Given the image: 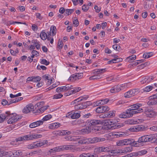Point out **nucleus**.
<instances>
[{"label":"nucleus","mask_w":157,"mask_h":157,"mask_svg":"<svg viewBox=\"0 0 157 157\" xmlns=\"http://www.w3.org/2000/svg\"><path fill=\"white\" fill-rule=\"evenodd\" d=\"M104 138L94 137L91 138H85L79 140L78 143H75L76 145H79L80 144H93L97 142H103L105 140Z\"/></svg>","instance_id":"1"},{"label":"nucleus","mask_w":157,"mask_h":157,"mask_svg":"<svg viewBox=\"0 0 157 157\" xmlns=\"http://www.w3.org/2000/svg\"><path fill=\"white\" fill-rule=\"evenodd\" d=\"M44 145L48 146L50 145V143H48V140H40L27 145L26 147L29 149H33L40 147Z\"/></svg>","instance_id":"2"},{"label":"nucleus","mask_w":157,"mask_h":157,"mask_svg":"<svg viewBox=\"0 0 157 157\" xmlns=\"http://www.w3.org/2000/svg\"><path fill=\"white\" fill-rule=\"evenodd\" d=\"M106 71V69H98L93 72V75L89 78L90 80H95L102 78V74Z\"/></svg>","instance_id":"3"},{"label":"nucleus","mask_w":157,"mask_h":157,"mask_svg":"<svg viewBox=\"0 0 157 157\" xmlns=\"http://www.w3.org/2000/svg\"><path fill=\"white\" fill-rule=\"evenodd\" d=\"M132 151V148L131 147H126L122 148L121 149H115L113 150L112 149L110 151L111 154L115 155L119 154L124 155L128 153L131 152Z\"/></svg>","instance_id":"4"},{"label":"nucleus","mask_w":157,"mask_h":157,"mask_svg":"<svg viewBox=\"0 0 157 157\" xmlns=\"http://www.w3.org/2000/svg\"><path fill=\"white\" fill-rule=\"evenodd\" d=\"M116 123L112 120H105L102 122L103 124L102 128L105 130L113 129V125Z\"/></svg>","instance_id":"5"},{"label":"nucleus","mask_w":157,"mask_h":157,"mask_svg":"<svg viewBox=\"0 0 157 157\" xmlns=\"http://www.w3.org/2000/svg\"><path fill=\"white\" fill-rule=\"evenodd\" d=\"M155 139L154 135H149L144 136L140 137L138 139V141L140 143L146 142L150 141Z\"/></svg>","instance_id":"6"},{"label":"nucleus","mask_w":157,"mask_h":157,"mask_svg":"<svg viewBox=\"0 0 157 157\" xmlns=\"http://www.w3.org/2000/svg\"><path fill=\"white\" fill-rule=\"evenodd\" d=\"M144 113L147 117L150 118H153L157 115V112L148 108H145Z\"/></svg>","instance_id":"7"},{"label":"nucleus","mask_w":157,"mask_h":157,"mask_svg":"<svg viewBox=\"0 0 157 157\" xmlns=\"http://www.w3.org/2000/svg\"><path fill=\"white\" fill-rule=\"evenodd\" d=\"M10 118L7 121L9 124H11L14 123L19 120V117L16 113L10 114L9 116Z\"/></svg>","instance_id":"8"},{"label":"nucleus","mask_w":157,"mask_h":157,"mask_svg":"<svg viewBox=\"0 0 157 157\" xmlns=\"http://www.w3.org/2000/svg\"><path fill=\"white\" fill-rule=\"evenodd\" d=\"M144 127L143 125H136L135 126L129 128L126 132H128V131L132 132L142 131L144 130Z\"/></svg>","instance_id":"9"},{"label":"nucleus","mask_w":157,"mask_h":157,"mask_svg":"<svg viewBox=\"0 0 157 157\" xmlns=\"http://www.w3.org/2000/svg\"><path fill=\"white\" fill-rule=\"evenodd\" d=\"M72 88V85L67 84L65 86L59 87L56 89V91L57 93L65 92L71 89Z\"/></svg>","instance_id":"10"},{"label":"nucleus","mask_w":157,"mask_h":157,"mask_svg":"<svg viewBox=\"0 0 157 157\" xmlns=\"http://www.w3.org/2000/svg\"><path fill=\"white\" fill-rule=\"evenodd\" d=\"M78 142L74 143L73 145H67L63 146H61V147L62 151L64 150H70L72 151H76V147H75V146H78V145H76L75 143H78Z\"/></svg>","instance_id":"11"},{"label":"nucleus","mask_w":157,"mask_h":157,"mask_svg":"<svg viewBox=\"0 0 157 157\" xmlns=\"http://www.w3.org/2000/svg\"><path fill=\"white\" fill-rule=\"evenodd\" d=\"M83 76L82 73H77L73 74L69 78L68 80L72 82H74L82 78Z\"/></svg>","instance_id":"12"},{"label":"nucleus","mask_w":157,"mask_h":157,"mask_svg":"<svg viewBox=\"0 0 157 157\" xmlns=\"http://www.w3.org/2000/svg\"><path fill=\"white\" fill-rule=\"evenodd\" d=\"M90 105V101H87L82 104L76 105L75 106V109L77 110L85 109Z\"/></svg>","instance_id":"13"},{"label":"nucleus","mask_w":157,"mask_h":157,"mask_svg":"<svg viewBox=\"0 0 157 157\" xmlns=\"http://www.w3.org/2000/svg\"><path fill=\"white\" fill-rule=\"evenodd\" d=\"M142 106L141 103H136L129 106L130 109L133 110H135L138 112V113L143 112V109L142 108H140Z\"/></svg>","instance_id":"14"},{"label":"nucleus","mask_w":157,"mask_h":157,"mask_svg":"<svg viewBox=\"0 0 157 157\" xmlns=\"http://www.w3.org/2000/svg\"><path fill=\"white\" fill-rule=\"evenodd\" d=\"M70 90H71L70 91L64 94L65 96H68L75 94L80 91L81 90V88L79 87H74L73 86H72V88Z\"/></svg>","instance_id":"15"},{"label":"nucleus","mask_w":157,"mask_h":157,"mask_svg":"<svg viewBox=\"0 0 157 157\" xmlns=\"http://www.w3.org/2000/svg\"><path fill=\"white\" fill-rule=\"evenodd\" d=\"M34 107L33 104H30L27 105L23 109V112L28 113L33 110Z\"/></svg>","instance_id":"16"},{"label":"nucleus","mask_w":157,"mask_h":157,"mask_svg":"<svg viewBox=\"0 0 157 157\" xmlns=\"http://www.w3.org/2000/svg\"><path fill=\"white\" fill-rule=\"evenodd\" d=\"M78 133L82 134H88L91 132V128L90 127H86L81 130H78Z\"/></svg>","instance_id":"17"},{"label":"nucleus","mask_w":157,"mask_h":157,"mask_svg":"<svg viewBox=\"0 0 157 157\" xmlns=\"http://www.w3.org/2000/svg\"><path fill=\"white\" fill-rule=\"evenodd\" d=\"M60 123L58 122H54L48 124V128L49 129L54 130L58 128L60 126Z\"/></svg>","instance_id":"18"},{"label":"nucleus","mask_w":157,"mask_h":157,"mask_svg":"<svg viewBox=\"0 0 157 157\" xmlns=\"http://www.w3.org/2000/svg\"><path fill=\"white\" fill-rule=\"evenodd\" d=\"M126 112L128 118L131 117L133 115L138 113V112L132 110V109H130L129 107L128 109L126 110Z\"/></svg>","instance_id":"19"},{"label":"nucleus","mask_w":157,"mask_h":157,"mask_svg":"<svg viewBox=\"0 0 157 157\" xmlns=\"http://www.w3.org/2000/svg\"><path fill=\"white\" fill-rule=\"evenodd\" d=\"M115 137H122L128 136L129 133L127 132H114Z\"/></svg>","instance_id":"20"},{"label":"nucleus","mask_w":157,"mask_h":157,"mask_svg":"<svg viewBox=\"0 0 157 157\" xmlns=\"http://www.w3.org/2000/svg\"><path fill=\"white\" fill-rule=\"evenodd\" d=\"M55 133L58 135H66L70 134L71 132L65 130H57L56 131Z\"/></svg>","instance_id":"21"},{"label":"nucleus","mask_w":157,"mask_h":157,"mask_svg":"<svg viewBox=\"0 0 157 157\" xmlns=\"http://www.w3.org/2000/svg\"><path fill=\"white\" fill-rule=\"evenodd\" d=\"M88 98V96L87 95H84L83 96L80 97L75 99L74 101H72L71 102V105H74L76 103L80 101L85 100H86Z\"/></svg>","instance_id":"22"},{"label":"nucleus","mask_w":157,"mask_h":157,"mask_svg":"<svg viewBox=\"0 0 157 157\" xmlns=\"http://www.w3.org/2000/svg\"><path fill=\"white\" fill-rule=\"evenodd\" d=\"M43 124L42 121L40 120L30 124L29 125V127L31 128H33L38 127Z\"/></svg>","instance_id":"23"},{"label":"nucleus","mask_w":157,"mask_h":157,"mask_svg":"<svg viewBox=\"0 0 157 157\" xmlns=\"http://www.w3.org/2000/svg\"><path fill=\"white\" fill-rule=\"evenodd\" d=\"M153 99L150 100L147 102V104L149 105H153L157 104V98H155V97L157 98V93L154 95Z\"/></svg>","instance_id":"24"},{"label":"nucleus","mask_w":157,"mask_h":157,"mask_svg":"<svg viewBox=\"0 0 157 157\" xmlns=\"http://www.w3.org/2000/svg\"><path fill=\"white\" fill-rule=\"evenodd\" d=\"M65 139L67 140H70L74 141H78L79 140L78 137L75 136H67L65 137Z\"/></svg>","instance_id":"25"},{"label":"nucleus","mask_w":157,"mask_h":157,"mask_svg":"<svg viewBox=\"0 0 157 157\" xmlns=\"http://www.w3.org/2000/svg\"><path fill=\"white\" fill-rule=\"evenodd\" d=\"M147 153L146 150H144L132 153L131 154L132 156H141L146 154Z\"/></svg>","instance_id":"26"},{"label":"nucleus","mask_w":157,"mask_h":157,"mask_svg":"<svg viewBox=\"0 0 157 157\" xmlns=\"http://www.w3.org/2000/svg\"><path fill=\"white\" fill-rule=\"evenodd\" d=\"M62 151L61 146L57 147L49 150L48 152L50 154H53L56 152Z\"/></svg>","instance_id":"27"},{"label":"nucleus","mask_w":157,"mask_h":157,"mask_svg":"<svg viewBox=\"0 0 157 157\" xmlns=\"http://www.w3.org/2000/svg\"><path fill=\"white\" fill-rule=\"evenodd\" d=\"M30 140L29 135H26L16 138V141H23Z\"/></svg>","instance_id":"28"},{"label":"nucleus","mask_w":157,"mask_h":157,"mask_svg":"<svg viewBox=\"0 0 157 157\" xmlns=\"http://www.w3.org/2000/svg\"><path fill=\"white\" fill-rule=\"evenodd\" d=\"M79 157H98V155L96 153L92 154L90 153H83L80 154Z\"/></svg>","instance_id":"29"},{"label":"nucleus","mask_w":157,"mask_h":157,"mask_svg":"<svg viewBox=\"0 0 157 157\" xmlns=\"http://www.w3.org/2000/svg\"><path fill=\"white\" fill-rule=\"evenodd\" d=\"M13 155L15 157H20L21 156L24 157L22 155V151L20 150H13Z\"/></svg>","instance_id":"30"},{"label":"nucleus","mask_w":157,"mask_h":157,"mask_svg":"<svg viewBox=\"0 0 157 157\" xmlns=\"http://www.w3.org/2000/svg\"><path fill=\"white\" fill-rule=\"evenodd\" d=\"M29 136L30 140H32L42 138V135L40 134H29Z\"/></svg>","instance_id":"31"},{"label":"nucleus","mask_w":157,"mask_h":157,"mask_svg":"<svg viewBox=\"0 0 157 157\" xmlns=\"http://www.w3.org/2000/svg\"><path fill=\"white\" fill-rule=\"evenodd\" d=\"M80 116V113H75L71 115V114H69V115H67V117H70L72 119L78 118Z\"/></svg>","instance_id":"32"},{"label":"nucleus","mask_w":157,"mask_h":157,"mask_svg":"<svg viewBox=\"0 0 157 157\" xmlns=\"http://www.w3.org/2000/svg\"><path fill=\"white\" fill-rule=\"evenodd\" d=\"M102 152H109L110 150L113 149V146H109L106 147L101 146Z\"/></svg>","instance_id":"33"},{"label":"nucleus","mask_w":157,"mask_h":157,"mask_svg":"<svg viewBox=\"0 0 157 157\" xmlns=\"http://www.w3.org/2000/svg\"><path fill=\"white\" fill-rule=\"evenodd\" d=\"M56 33V28L55 26L52 25L51 26L50 29V33L51 35L54 36Z\"/></svg>","instance_id":"34"},{"label":"nucleus","mask_w":157,"mask_h":157,"mask_svg":"<svg viewBox=\"0 0 157 157\" xmlns=\"http://www.w3.org/2000/svg\"><path fill=\"white\" fill-rule=\"evenodd\" d=\"M90 123L91 125L95 126L101 123V122L99 120H92L90 121Z\"/></svg>","instance_id":"35"},{"label":"nucleus","mask_w":157,"mask_h":157,"mask_svg":"<svg viewBox=\"0 0 157 157\" xmlns=\"http://www.w3.org/2000/svg\"><path fill=\"white\" fill-rule=\"evenodd\" d=\"M49 76L47 75H45L43 76V78L46 81H48L47 82V84L49 85L51 84L52 82V79H50L49 77Z\"/></svg>","instance_id":"36"},{"label":"nucleus","mask_w":157,"mask_h":157,"mask_svg":"<svg viewBox=\"0 0 157 157\" xmlns=\"http://www.w3.org/2000/svg\"><path fill=\"white\" fill-rule=\"evenodd\" d=\"M6 113V114L3 113L0 115V123H2L4 121L7 117V115H8L9 113V112H7Z\"/></svg>","instance_id":"37"},{"label":"nucleus","mask_w":157,"mask_h":157,"mask_svg":"<svg viewBox=\"0 0 157 157\" xmlns=\"http://www.w3.org/2000/svg\"><path fill=\"white\" fill-rule=\"evenodd\" d=\"M153 89H154V87L151 86H147L142 89L143 92H147L150 91Z\"/></svg>","instance_id":"38"},{"label":"nucleus","mask_w":157,"mask_h":157,"mask_svg":"<svg viewBox=\"0 0 157 157\" xmlns=\"http://www.w3.org/2000/svg\"><path fill=\"white\" fill-rule=\"evenodd\" d=\"M119 91L122 90H123L127 87V84L124 83L120 85H117Z\"/></svg>","instance_id":"39"},{"label":"nucleus","mask_w":157,"mask_h":157,"mask_svg":"<svg viewBox=\"0 0 157 157\" xmlns=\"http://www.w3.org/2000/svg\"><path fill=\"white\" fill-rule=\"evenodd\" d=\"M153 55V53L152 52L145 53L143 55L144 58L147 59L149 58Z\"/></svg>","instance_id":"40"},{"label":"nucleus","mask_w":157,"mask_h":157,"mask_svg":"<svg viewBox=\"0 0 157 157\" xmlns=\"http://www.w3.org/2000/svg\"><path fill=\"white\" fill-rule=\"evenodd\" d=\"M52 118V116L50 114H48L45 116L41 120H40V121H42L43 124L44 121H47Z\"/></svg>","instance_id":"41"},{"label":"nucleus","mask_w":157,"mask_h":157,"mask_svg":"<svg viewBox=\"0 0 157 157\" xmlns=\"http://www.w3.org/2000/svg\"><path fill=\"white\" fill-rule=\"evenodd\" d=\"M63 95L60 93H58L57 94H55L53 96V99H60L63 97Z\"/></svg>","instance_id":"42"},{"label":"nucleus","mask_w":157,"mask_h":157,"mask_svg":"<svg viewBox=\"0 0 157 157\" xmlns=\"http://www.w3.org/2000/svg\"><path fill=\"white\" fill-rule=\"evenodd\" d=\"M125 145H131L133 142V139H124Z\"/></svg>","instance_id":"43"},{"label":"nucleus","mask_w":157,"mask_h":157,"mask_svg":"<svg viewBox=\"0 0 157 157\" xmlns=\"http://www.w3.org/2000/svg\"><path fill=\"white\" fill-rule=\"evenodd\" d=\"M111 93H114L119 92L118 88L117 85L115 86L112 87L110 90Z\"/></svg>","instance_id":"44"},{"label":"nucleus","mask_w":157,"mask_h":157,"mask_svg":"<svg viewBox=\"0 0 157 157\" xmlns=\"http://www.w3.org/2000/svg\"><path fill=\"white\" fill-rule=\"evenodd\" d=\"M122 59L121 58H116L110 60L108 62V63L110 64L111 63H116L117 62H119L122 61Z\"/></svg>","instance_id":"45"},{"label":"nucleus","mask_w":157,"mask_h":157,"mask_svg":"<svg viewBox=\"0 0 157 157\" xmlns=\"http://www.w3.org/2000/svg\"><path fill=\"white\" fill-rule=\"evenodd\" d=\"M89 148L90 147H88L87 146H85V147L82 146L81 148L78 147L76 149V150L78 151H84L86 150H89Z\"/></svg>","instance_id":"46"},{"label":"nucleus","mask_w":157,"mask_h":157,"mask_svg":"<svg viewBox=\"0 0 157 157\" xmlns=\"http://www.w3.org/2000/svg\"><path fill=\"white\" fill-rule=\"evenodd\" d=\"M100 128L97 126H94L91 129L92 132L93 133H95L97 134L98 132H97L99 131ZM99 132H98L99 133Z\"/></svg>","instance_id":"47"},{"label":"nucleus","mask_w":157,"mask_h":157,"mask_svg":"<svg viewBox=\"0 0 157 157\" xmlns=\"http://www.w3.org/2000/svg\"><path fill=\"white\" fill-rule=\"evenodd\" d=\"M116 111L114 110L108 112L107 114V116L109 117H114L115 115Z\"/></svg>","instance_id":"48"},{"label":"nucleus","mask_w":157,"mask_h":157,"mask_svg":"<svg viewBox=\"0 0 157 157\" xmlns=\"http://www.w3.org/2000/svg\"><path fill=\"white\" fill-rule=\"evenodd\" d=\"M126 122L127 124H136L139 123V122L137 121H135L133 120H128Z\"/></svg>","instance_id":"49"},{"label":"nucleus","mask_w":157,"mask_h":157,"mask_svg":"<svg viewBox=\"0 0 157 157\" xmlns=\"http://www.w3.org/2000/svg\"><path fill=\"white\" fill-rule=\"evenodd\" d=\"M136 59V56L135 55H133L127 57L126 60L128 62H130L132 60H135Z\"/></svg>","instance_id":"50"},{"label":"nucleus","mask_w":157,"mask_h":157,"mask_svg":"<svg viewBox=\"0 0 157 157\" xmlns=\"http://www.w3.org/2000/svg\"><path fill=\"white\" fill-rule=\"evenodd\" d=\"M40 37L42 39L45 40L47 38V35L45 32L42 31L40 34Z\"/></svg>","instance_id":"51"},{"label":"nucleus","mask_w":157,"mask_h":157,"mask_svg":"<svg viewBox=\"0 0 157 157\" xmlns=\"http://www.w3.org/2000/svg\"><path fill=\"white\" fill-rule=\"evenodd\" d=\"M116 145L119 146L125 145L124 139L117 141L116 142Z\"/></svg>","instance_id":"52"},{"label":"nucleus","mask_w":157,"mask_h":157,"mask_svg":"<svg viewBox=\"0 0 157 157\" xmlns=\"http://www.w3.org/2000/svg\"><path fill=\"white\" fill-rule=\"evenodd\" d=\"M48 107H49V106L48 105H46L45 106L44 105L43 107L39 109V111L40 113H42L44 111L48 109Z\"/></svg>","instance_id":"53"},{"label":"nucleus","mask_w":157,"mask_h":157,"mask_svg":"<svg viewBox=\"0 0 157 157\" xmlns=\"http://www.w3.org/2000/svg\"><path fill=\"white\" fill-rule=\"evenodd\" d=\"M132 96H133V95L131 93V90L126 92L124 94V96L126 98H130Z\"/></svg>","instance_id":"54"},{"label":"nucleus","mask_w":157,"mask_h":157,"mask_svg":"<svg viewBox=\"0 0 157 157\" xmlns=\"http://www.w3.org/2000/svg\"><path fill=\"white\" fill-rule=\"evenodd\" d=\"M13 155V150L9 151H4V156H6V157H10Z\"/></svg>","instance_id":"55"},{"label":"nucleus","mask_w":157,"mask_h":157,"mask_svg":"<svg viewBox=\"0 0 157 157\" xmlns=\"http://www.w3.org/2000/svg\"><path fill=\"white\" fill-rule=\"evenodd\" d=\"M23 99V98L22 97H18L12 100L10 102H11V103H16L22 100Z\"/></svg>","instance_id":"56"},{"label":"nucleus","mask_w":157,"mask_h":157,"mask_svg":"<svg viewBox=\"0 0 157 157\" xmlns=\"http://www.w3.org/2000/svg\"><path fill=\"white\" fill-rule=\"evenodd\" d=\"M131 93L132 94L133 96L136 95L139 93L140 90L138 89H135L131 90Z\"/></svg>","instance_id":"57"},{"label":"nucleus","mask_w":157,"mask_h":157,"mask_svg":"<svg viewBox=\"0 0 157 157\" xmlns=\"http://www.w3.org/2000/svg\"><path fill=\"white\" fill-rule=\"evenodd\" d=\"M74 11V9H65V13L69 15L72 13Z\"/></svg>","instance_id":"58"},{"label":"nucleus","mask_w":157,"mask_h":157,"mask_svg":"<svg viewBox=\"0 0 157 157\" xmlns=\"http://www.w3.org/2000/svg\"><path fill=\"white\" fill-rule=\"evenodd\" d=\"M94 153H99L102 152L101 147L95 148L94 149Z\"/></svg>","instance_id":"59"},{"label":"nucleus","mask_w":157,"mask_h":157,"mask_svg":"<svg viewBox=\"0 0 157 157\" xmlns=\"http://www.w3.org/2000/svg\"><path fill=\"white\" fill-rule=\"evenodd\" d=\"M119 117L120 118H128L126 112L121 113L120 114H119Z\"/></svg>","instance_id":"60"},{"label":"nucleus","mask_w":157,"mask_h":157,"mask_svg":"<svg viewBox=\"0 0 157 157\" xmlns=\"http://www.w3.org/2000/svg\"><path fill=\"white\" fill-rule=\"evenodd\" d=\"M41 152V150H39L35 151L32 152V153H29V155L30 156H32L33 155H35L36 154H38Z\"/></svg>","instance_id":"61"},{"label":"nucleus","mask_w":157,"mask_h":157,"mask_svg":"<svg viewBox=\"0 0 157 157\" xmlns=\"http://www.w3.org/2000/svg\"><path fill=\"white\" fill-rule=\"evenodd\" d=\"M103 111L102 106L97 107L96 110V112L99 113H103Z\"/></svg>","instance_id":"62"},{"label":"nucleus","mask_w":157,"mask_h":157,"mask_svg":"<svg viewBox=\"0 0 157 157\" xmlns=\"http://www.w3.org/2000/svg\"><path fill=\"white\" fill-rule=\"evenodd\" d=\"M147 78L146 77H143L140 81V82L142 84H144L145 83H147L148 82L147 81Z\"/></svg>","instance_id":"63"},{"label":"nucleus","mask_w":157,"mask_h":157,"mask_svg":"<svg viewBox=\"0 0 157 157\" xmlns=\"http://www.w3.org/2000/svg\"><path fill=\"white\" fill-rule=\"evenodd\" d=\"M41 78L40 76L33 77V82H37L40 80Z\"/></svg>","instance_id":"64"}]
</instances>
